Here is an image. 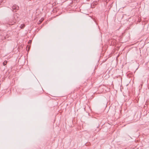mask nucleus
I'll return each instance as SVG.
<instances>
[{
  "label": "nucleus",
  "instance_id": "obj_5",
  "mask_svg": "<svg viewBox=\"0 0 149 149\" xmlns=\"http://www.w3.org/2000/svg\"><path fill=\"white\" fill-rule=\"evenodd\" d=\"M25 26V25L24 24H22L21 26H20V27L21 29H22L23 28H24Z\"/></svg>",
  "mask_w": 149,
  "mask_h": 149
},
{
  "label": "nucleus",
  "instance_id": "obj_8",
  "mask_svg": "<svg viewBox=\"0 0 149 149\" xmlns=\"http://www.w3.org/2000/svg\"><path fill=\"white\" fill-rule=\"evenodd\" d=\"M11 23H12V24H10V25H13V24H12V22H11Z\"/></svg>",
  "mask_w": 149,
  "mask_h": 149
},
{
  "label": "nucleus",
  "instance_id": "obj_2",
  "mask_svg": "<svg viewBox=\"0 0 149 149\" xmlns=\"http://www.w3.org/2000/svg\"><path fill=\"white\" fill-rule=\"evenodd\" d=\"M19 15V14L17 13H15L14 15V18L15 20V22L14 21V23H15L17 21H18L19 20V19L18 18Z\"/></svg>",
  "mask_w": 149,
  "mask_h": 149
},
{
  "label": "nucleus",
  "instance_id": "obj_6",
  "mask_svg": "<svg viewBox=\"0 0 149 149\" xmlns=\"http://www.w3.org/2000/svg\"><path fill=\"white\" fill-rule=\"evenodd\" d=\"M8 35H7L4 38L5 39H7L8 38Z\"/></svg>",
  "mask_w": 149,
  "mask_h": 149
},
{
  "label": "nucleus",
  "instance_id": "obj_3",
  "mask_svg": "<svg viewBox=\"0 0 149 149\" xmlns=\"http://www.w3.org/2000/svg\"><path fill=\"white\" fill-rule=\"evenodd\" d=\"M43 19H42V18L39 21V22H38V24H40L42 22V21H43Z\"/></svg>",
  "mask_w": 149,
  "mask_h": 149
},
{
  "label": "nucleus",
  "instance_id": "obj_1",
  "mask_svg": "<svg viewBox=\"0 0 149 149\" xmlns=\"http://www.w3.org/2000/svg\"><path fill=\"white\" fill-rule=\"evenodd\" d=\"M12 11H13L14 12H15L16 11V10H15H15H18L19 9V7L17 6L16 5H14L12 7Z\"/></svg>",
  "mask_w": 149,
  "mask_h": 149
},
{
  "label": "nucleus",
  "instance_id": "obj_7",
  "mask_svg": "<svg viewBox=\"0 0 149 149\" xmlns=\"http://www.w3.org/2000/svg\"><path fill=\"white\" fill-rule=\"evenodd\" d=\"M31 42V40H30L29 41V42Z\"/></svg>",
  "mask_w": 149,
  "mask_h": 149
},
{
  "label": "nucleus",
  "instance_id": "obj_4",
  "mask_svg": "<svg viewBox=\"0 0 149 149\" xmlns=\"http://www.w3.org/2000/svg\"><path fill=\"white\" fill-rule=\"evenodd\" d=\"M7 61H5L3 63V65H6Z\"/></svg>",
  "mask_w": 149,
  "mask_h": 149
},
{
  "label": "nucleus",
  "instance_id": "obj_9",
  "mask_svg": "<svg viewBox=\"0 0 149 149\" xmlns=\"http://www.w3.org/2000/svg\"><path fill=\"white\" fill-rule=\"evenodd\" d=\"M87 1H89L90 0H86Z\"/></svg>",
  "mask_w": 149,
  "mask_h": 149
}]
</instances>
